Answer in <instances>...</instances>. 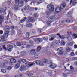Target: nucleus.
Masks as SVG:
<instances>
[{
  "mask_svg": "<svg viewBox=\"0 0 77 77\" xmlns=\"http://www.w3.org/2000/svg\"><path fill=\"white\" fill-rule=\"evenodd\" d=\"M47 7L50 11L53 12L54 8V6L52 5H48L47 6Z\"/></svg>",
  "mask_w": 77,
  "mask_h": 77,
  "instance_id": "f257e3e1",
  "label": "nucleus"
},
{
  "mask_svg": "<svg viewBox=\"0 0 77 77\" xmlns=\"http://www.w3.org/2000/svg\"><path fill=\"white\" fill-rule=\"evenodd\" d=\"M35 63L34 62L30 63L29 61H26L25 63L26 66L28 67H29L30 66H32L33 65H35Z\"/></svg>",
  "mask_w": 77,
  "mask_h": 77,
  "instance_id": "f03ea898",
  "label": "nucleus"
},
{
  "mask_svg": "<svg viewBox=\"0 0 77 77\" xmlns=\"http://www.w3.org/2000/svg\"><path fill=\"white\" fill-rule=\"evenodd\" d=\"M56 44H57V43L56 42V41H54L52 42V43L51 44L50 46L51 48H53L54 47V45Z\"/></svg>",
  "mask_w": 77,
  "mask_h": 77,
  "instance_id": "7ed1b4c3",
  "label": "nucleus"
},
{
  "mask_svg": "<svg viewBox=\"0 0 77 77\" xmlns=\"http://www.w3.org/2000/svg\"><path fill=\"white\" fill-rule=\"evenodd\" d=\"M49 36L51 37V38L49 39L50 41H53V40H54V38H56V35H55L54 34L50 35H49Z\"/></svg>",
  "mask_w": 77,
  "mask_h": 77,
  "instance_id": "20e7f679",
  "label": "nucleus"
},
{
  "mask_svg": "<svg viewBox=\"0 0 77 77\" xmlns=\"http://www.w3.org/2000/svg\"><path fill=\"white\" fill-rule=\"evenodd\" d=\"M20 71H26V67L24 65H21L20 68Z\"/></svg>",
  "mask_w": 77,
  "mask_h": 77,
  "instance_id": "39448f33",
  "label": "nucleus"
},
{
  "mask_svg": "<svg viewBox=\"0 0 77 77\" xmlns=\"http://www.w3.org/2000/svg\"><path fill=\"white\" fill-rule=\"evenodd\" d=\"M9 32H10L9 31H5V33L2 36H3L5 38H7V37L8 36V34H9Z\"/></svg>",
  "mask_w": 77,
  "mask_h": 77,
  "instance_id": "423d86ee",
  "label": "nucleus"
},
{
  "mask_svg": "<svg viewBox=\"0 0 77 77\" xmlns=\"http://www.w3.org/2000/svg\"><path fill=\"white\" fill-rule=\"evenodd\" d=\"M13 48V46L11 45H8L7 47V49L8 51H11Z\"/></svg>",
  "mask_w": 77,
  "mask_h": 77,
  "instance_id": "0eeeda50",
  "label": "nucleus"
},
{
  "mask_svg": "<svg viewBox=\"0 0 77 77\" xmlns=\"http://www.w3.org/2000/svg\"><path fill=\"white\" fill-rule=\"evenodd\" d=\"M30 8V6L28 4H26L23 8L24 11H27L29 10Z\"/></svg>",
  "mask_w": 77,
  "mask_h": 77,
  "instance_id": "6e6552de",
  "label": "nucleus"
},
{
  "mask_svg": "<svg viewBox=\"0 0 77 77\" xmlns=\"http://www.w3.org/2000/svg\"><path fill=\"white\" fill-rule=\"evenodd\" d=\"M57 54L59 55H63V54L66 55V52L65 51H59L58 52Z\"/></svg>",
  "mask_w": 77,
  "mask_h": 77,
  "instance_id": "1a4fd4ad",
  "label": "nucleus"
},
{
  "mask_svg": "<svg viewBox=\"0 0 77 77\" xmlns=\"http://www.w3.org/2000/svg\"><path fill=\"white\" fill-rule=\"evenodd\" d=\"M49 65V67H50V68H51H51H52V69H54V68H56V67H57V66H56V65L55 64H51V65Z\"/></svg>",
  "mask_w": 77,
  "mask_h": 77,
  "instance_id": "9d476101",
  "label": "nucleus"
},
{
  "mask_svg": "<svg viewBox=\"0 0 77 77\" xmlns=\"http://www.w3.org/2000/svg\"><path fill=\"white\" fill-rule=\"evenodd\" d=\"M61 11V9H60V8L59 7H57L55 9V11L56 12H57V13H59Z\"/></svg>",
  "mask_w": 77,
  "mask_h": 77,
  "instance_id": "9b49d317",
  "label": "nucleus"
},
{
  "mask_svg": "<svg viewBox=\"0 0 77 77\" xmlns=\"http://www.w3.org/2000/svg\"><path fill=\"white\" fill-rule=\"evenodd\" d=\"M48 20L51 22H53L54 21V18L53 16H51L48 19Z\"/></svg>",
  "mask_w": 77,
  "mask_h": 77,
  "instance_id": "f8f14e48",
  "label": "nucleus"
},
{
  "mask_svg": "<svg viewBox=\"0 0 77 77\" xmlns=\"http://www.w3.org/2000/svg\"><path fill=\"white\" fill-rule=\"evenodd\" d=\"M35 49H32L30 51V54L31 55H33L35 54Z\"/></svg>",
  "mask_w": 77,
  "mask_h": 77,
  "instance_id": "ddd939ff",
  "label": "nucleus"
},
{
  "mask_svg": "<svg viewBox=\"0 0 77 77\" xmlns=\"http://www.w3.org/2000/svg\"><path fill=\"white\" fill-rule=\"evenodd\" d=\"M77 3V0H74L73 1H72V2L71 4L72 5L74 6Z\"/></svg>",
  "mask_w": 77,
  "mask_h": 77,
  "instance_id": "4468645a",
  "label": "nucleus"
},
{
  "mask_svg": "<svg viewBox=\"0 0 77 77\" xmlns=\"http://www.w3.org/2000/svg\"><path fill=\"white\" fill-rule=\"evenodd\" d=\"M0 39L1 40V41H2V42H4L6 41V38L2 35L0 37Z\"/></svg>",
  "mask_w": 77,
  "mask_h": 77,
  "instance_id": "2eb2a0df",
  "label": "nucleus"
},
{
  "mask_svg": "<svg viewBox=\"0 0 77 77\" xmlns=\"http://www.w3.org/2000/svg\"><path fill=\"white\" fill-rule=\"evenodd\" d=\"M23 5H24V1H20V3H18V5L20 7L23 6Z\"/></svg>",
  "mask_w": 77,
  "mask_h": 77,
  "instance_id": "dca6fc26",
  "label": "nucleus"
},
{
  "mask_svg": "<svg viewBox=\"0 0 77 77\" xmlns=\"http://www.w3.org/2000/svg\"><path fill=\"white\" fill-rule=\"evenodd\" d=\"M4 20V17L2 15H0V21L3 22Z\"/></svg>",
  "mask_w": 77,
  "mask_h": 77,
  "instance_id": "f3484780",
  "label": "nucleus"
},
{
  "mask_svg": "<svg viewBox=\"0 0 77 77\" xmlns=\"http://www.w3.org/2000/svg\"><path fill=\"white\" fill-rule=\"evenodd\" d=\"M10 62L13 63L16 62V60L14 58H11L10 60Z\"/></svg>",
  "mask_w": 77,
  "mask_h": 77,
  "instance_id": "a211bd4d",
  "label": "nucleus"
},
{
  "mask_svg": "<svg viewBox=\"0 0 77 77\" xmlns=\"http://www.w3.org/2000/svg\"><path fill=\"white\" fill-rule=\"evenodd\" d=\"M26 19L27 18L26 17H24L23 19L21 20H20V23H24V22L25 21V20H26Z\"/></svg>",
  "mask_w": 77,
  "mask_h": 77,
  "instance_id": "6ab92c4d",
  "label": "nucleus"
},
{
  "mask_svg": "<svg viewBox=\"0 0 77 77\" xmlns=\"http://www.w3.org/2000/svg\"><path fill=\"white\" fill-rule=\"evenodd\" d=\"M66 6V4L65 3L62 4L60 5V9H64Z\"/></svg>",
  "mask_w": 77,
  "mask_h": 77,
  "instance_id": "aec40b11",
  "label": "nucleus"
},
{
  "mask_svg": "<svg viewBox=\"0 0 77 77\" xmlns=\"http://www.w3.org/2000/svg\"><path fill=\"white\" fill-rule=\"evenodd\" d=\"M18 5H17L15 4L14 5V9L16 10H18Z\"/></svg>",
  "mask_w": 77,
  "mask_h": 77,
  "instance_id": "412c9836",
  "label": "nucleus"
},
{
  "mask_svg": "<svg viewBox=\"0 0 77 77\" xmlns=\"http://www.w3.org/2000/svg\"><path fill=\"white\" fill-rule=\"evenodd\" d=\"M29 21H31V22H34L35 21V18L33 17H31L29 18Z\"/></svg>",
  "mask_w": 77,
  "mask_h": 77,
  "instance_id": "4be33fe9",
  "label": "nucleus"
},
{
  "mask_svg": "<svg viewBox=\"0 0 77 77\" xmlns=\"http://www.w3.org/2000/svg\"><path fill=\"white\" fill-rule=\"evenodd\" d=\"M33 16L35 18H38L39 17V14L38 13H35L33 14Z\"/></svg>",
  "mask_w": 77,
  "mask_h": 77,
  "instance_id": "5701e85b",
  "label": "nucleus"
},
{
  "mask_svg": "<svg viewBox=\"0 0 77 77\" xmlns=\"http://www.w3.org/2000/svg\"><path fill=\"white\" fill-rule=\"evenodd\" d=\"M30 35V33L29 32H28L26 33V37L27 38H29Z\"/></svg>",
  "mask_w": 77,
  "mask_h": 77,
  "instance_id": "b1692460",
  "label": "nucleus"
},
{
  "mask_svg": "<svg viewBox=\"0 0 77 77\" xmlns=\"http://www.w3.org/2000/svg\"><path fill=\"white\" fill-rule=\"evenodd\" d=\"M26 52L24 51H22L20 53V54L22 56H25L26 55Z\"/></svg>",
  "mask_w": 77,
  "mask_h": 77,
  "instance_id": "393cba45",
  "label": "nucleus"
},
{
  "mask_svg": "<svg viewBox=\"0 0 77 77\" xmlns=\"http://www.w3.org/2000/svg\"><path fill=\"white\" fill-rule=\"evenodd\" d=\"M35 62L36 63V64H37V65H39V64L41 63V61L40 60H37L36 61H35Z\"/></svg>",
  "mask_w": 77,
  "mask_h": 77,
  "instance_id": "a878e982",
  "label": "nucleus"
},
{
  "mask_svg": "<svg viewBox=\"0 0 77 77\" xmlns=\"http://www.w3.org/2000/svg\"><path fill=\"white\" fill-rule=\"evenodd\" d=\"M16 44L17 46H18L19 47H20V46H21V43L18 42H16Z\"/></svg>",
  "mask_w": 77,
  "mask_h": 77,
  "instance_id": "bb28decb",
  "label": "nucleus"
},
{
  "mask_svg": "<svg viewBox=\"0 0 77 77\" xmlns=\"http://www.w3.org/2000/svg\"><path fill=\"white\" fill-rule=\"evenodd\" d=\"M72 37L74 39H76L77 38V36L76 34L74 33L72 35Z\"/></svg>",
  "mask_w": 77,
  "mask_h": 77,
  "instance_id": "cd10ccee",
  "label": "nucleus"
},
{
  "mask_svg": "<svg viewBox=\"0 0 77 77\" xmlns=\"http://www.w3.org/2000/svg\"><path fill=\"white\" fill-rule=\"evenodd\" d=\"M42 40V38H37V41H36V42H39L40 41H41Z\"/></svg>",
  "mask_w": 77,
  "mask_h": 77,
  "instance_id": "c85d7f7f",
  "label": "nucleus"
},
{
  "mask_svg": "<svg viewBox=\"0 0 77 77\" xmlns=\"http://www.w3.org/2000/svg\"><path fill=\"white\" fill-rule=\"evenodd\" d=\"M66 50L67 52H70L71 51V48L69 47L66 48Z\"/></svg>",
  "mask_w": 77,
  "mask_h": 77,
  "instance_id": "c756f323",
  "label": "nucleus"
},
{
  "mask_svg": "<svg viewBox=\"0 0 77 77\" xmlns=\"http://www.w3.org/2000/svg\"><path fill=\"white\" fill-rule=\"evenodd\" d=\"M63 47H60L57 49V51H63Z\"/></svg>",
  "mask_w": 77,
  "mask_h": 77,
  "instance_id": "7c9ffc66",
  "label": "nucleus"
},
{
  "mask_svg": "<svg viewBox=\"0 0 77 77\" xmlns=\"http://www.w3.org/2000/svg\"><path fill=\"white\" fill-rule=\"evenodd\" d=\"M41 48L40 46H38L37 48V51L38 52L39 51L41 50Z\"/></svg>",
  "mask_w": 77,
  "mask_h": 77,
  "instance_id": "2f4dec72",
  "label": "nucleus"
},
{
  "mask_svg": "<svg viewBox=\"0 0 77 77\" xmlns=\"http://www.w3.org/2000/svg\"><path fill=\"white\" fill-rule=\"evenodd\" d=\"M32 24L29 23L26 25V26L27 27H32Z\"/></svg>",
  "mask_w": 77,
  "mask_h": 77,
  "instance_id": "473e14b6",
  "label": "nucleus"
},
{
  "mask_svg": "<svg viewBox=\"0 0 77 77\" xmlns=\"http://www.w3.org/2000/svg\"><path fill=\"white\" fill-rule=\"evenodd\" d=\"M34 56L35 58H38V54L35 53L34 54Z\"/></svg>",
  "mask_w": 77,
  "mask_h": 77,
  "instance_id": "72a5a7b5",
  "label": "nucleus"
},
{
  "mask_svg": "<svg viewBox=\"0 0 77 77\" xmlns=\"http://www.w3.org/2000/svg\"><path fill=\"white\" fill-rule=\"evenodd\" d=\"M29 44L31 46H33V41L31 40H29Z\"/></svg>",
  "mask_w": 77,
  "mask_h": 77,
  "instance_id": "f704fd0d",
  "label": "nucleus"
},
{
  "mask_svg": "<svg viewBox=\"0 0 77 77\" xmlns=\"http://www.w3.org/2000/svg\"><path fill=\"white\" fill-rule=\"evenodd\" d=\"M51 22H50V21L48 20L47 22L46 23L49 26H50L51 24Z\"/></svg>",
  "mask_w": 77,
  "mask_h": 77,
  "instance_id": "c9c22d12",
  "label": "nucleus"
},
{
  "mask_svg": "<svg viewBox=\"0 0 77 77\" xmlns=\"http://www.w3.org/2000/svg\"><path fill=\"white\" fill-rule=\"evenodd\" d=\"M43 62H44V63H47V62H48V60L47 59H46L45 58H44L43 59Z\"/></svg>",
  "mask_w": 77,
  "mask_h": 77,
  "instance_id": "e433bc0d",
  "label": "nucleus"
},
{
  "mask_svg": "<svg viewBox=\"0 0 77 77\" xmlns=\"http://www.w3.org/2000/svg\"><path fill=\"white\" fill-rule=\"evenodd\" d=\"M5 29L6 30H10V28L9 26H6L5 27Z\"/></svg>",
  "mask_w": 77,
  "mask_h": 77,
  "instance_id": "4c0bfd02",
  "label": "nucleus"
},
{
  "mask_svg": "<svg viewBox=\"0 0 77 77\" xmlns=\"http://www.w3.org/2000/svg\"><path fill=\"white\" fill-rule=\"evenodd\" d=\"M15 66L16 68H18L19 67H20V64L19 63H17L15 65Z\"/></svg>",
  "mask_w": 77,
  "mask_h": 77,
  "instance_id": "58836bf2",
  "label": "nucleus"
},
{
  "mask_svg": "<svg viewBox=\"0 0 77 77\" xmlns=\"http://www.w3.org/2000/svg\"><path fill=\"white\" fill-rule=\"evenodd\" d=\"M20 60L22 61V62H23V63H25V62H26V59H23Z\"/></svg>",
  "mask_w": 77,
  "mask_h": 77,
  "instance_id": "ea45409f",
  "label": "nucleus"
},
{
  "mask_svg": "<svg viewBox=\"0 0 77 77\" xmlns=\"http://www.w3.org/2000/svg\"><path fill=\"white\" fill-rule=\"evenodd\" d=\"M38 33H41L42 32V30L41 29H38Z\"/></svg>",
  "mask_w": 77,
  "mask_h": 77,
  "instance_id": "a19ab883",
  "label": "nucleus"
},
{
  "mask_svg": "<svg viewBox=\"0 0 77 77\" xmlns=\"http://www.w3.org/2000/svg\"><path fill=\"white\" fill-rule=\"evenodd\" d=\"M69 46H72L73 45V42H71L68 44Z\"/></svg>",
  "mask_w": 77,
  "mask_h": 77,
  "instance_id": "79ce46f5",
  "label": "nucleus"
},
{
  "mask_svg": "<svg viewBox=\"0 0 77 77\" xmlns=\"http://www.w3.org/2000/svg\"><path fill=\"white\" fill-rule=\"evenodd\" d=\"M7 69L8 71H11L12 69V68L11 67L9 66L8 67Z\"/></svg>",
  "mask_w": 77,
  "mask_h": 77,
  "instance_id": "37998d69",
  "label": "nucleus"
},
{
  "mask_svg": "<svg viewBox=\"0 0 77 77\" xmlns=\"http://www.w3.org/2000/svg\"><path fill=\"white\" fill-rule=\"evenodd\" d=\"M67 33L69 35H71L72 33V32L71 31H68Z\"/></svg>",
  "mask_w": 77,
  "mask_h": 77,
  "instance_id": "c03bdc74",
  "label": "nucleus"
},
{
  "mask_svg": "<svg viewBox=\"0 0 77 77\" xmlns=\"http://www.w3.org/2000/svg\"><path fill=\"white\" fill-rule=\"evenodd\" d=\"M32 33H33V34H36V31L35 29H32Z\"/></svg>",
  "mask_w": 77,
  "mask_h": 77,
  "instance_id": "a18cd8bd",
  "label": "nucleus"
},
{
  "mask_svg": "<svg viewBox=\"0 0 77 77\" xmlns=\"http://www.w3.org/2000/svg\"><path fill=\"white\" fill-rule=\"evenodd\" d=\"M1 71L3 73H6V70L4 69H2L1 70Z\"/></svg>",
  "mask_w": 77,
  "mask_h": 77,
  "instance_id": "49530a36",
  "label": "nucleus"
},
{
  "mask_svg": "<svg viewBox=\"0 0 77 77\" xmlns=\"http://www.w3.org/2000/svg\"><path fill=\"white\" fill-rule=\"evenodd\" d=\"M61 45H65V42L63 41H61Z\"/></svg>",
  "mask_w": 77,
  "mask_h": 77,
  "instance_id": "de8ad7c7",
  "label": "nucleus"
},
{
  "mask_svg": "<svg viewBox=\"0 0 77 77\" xmlns=\"http://www.w3.org/2000/svg\"><path fill=\"white\" fill-rule=\"evenodd\" d=\"M27 75L28 76H31L33 75V73H27Z\"/></svg>",
  "mask_w": 77,
  "mask_h": 77,
  "instance_id": "09e8293b",
  "label": "nucleus"
},
{
  "mask_svg": "<svg viewBox=\"0 0 77 77\" xmlns=\"http://www.w3.org/2000/svg\"><path fill=\"white\" fill-rule=\"evenodd\" d=\"M46 14L47 15H49L50 14V12L49 11H47Z\"/></svg>",
  "mask_w": 77,
  "mask_h": 77,
  "instance_id": "8fccbe9b",
  "label": "nucleus"
},
{
  "mask_svg": "<svg viewBox=\"0 0 77 77\" xmlns=\"http://www.w3.org/2000/svg\"><path fill=\"white\" fill-rule=\"evenodd\" d=\"M72 60H77V58L76 57H73Z\"/></svg>",
  "mask_w": 77,
  "mask_h": 77,
  "instance_id": "3c124183",
  "label": "nucleus"
},
{
  "mask_svg": "<svg viewBox=\"0 0 77 77\" xmlns=\"http://www.w3.org/2000/svg\"><path fill=\"white\" fill-rule=\"evenodd\" d=\"M69 40V41H71L72 40V38H71V37L70 36H69L67 38Z\"/></svg>",
  "mask_w": 77,
  "mask_h": 77,
  "instance_id": "603ef678",
  "label": "nucleus"
},
{
  "mask_svg": "<svg viewBox=\"0 0 77 77\" xmlns=\"http://www.w3.org/2000/svg\"><path fill=\"white\" fill-rule=\"evenodd\" d=\"M26 47L27 48H29L30 47V46L29 45H26Z\"/></svg>",
  "mask_w": 77,
  "mask_h": 77,
  "instance_id": "864d4df0",
  "label": "nucleus"
},
{
  "mask_svg": "<svg viewBox=\"0 0 77 77\" xmlns=\"http://www.w3.org/2000/svg\"><path fill=\"white\" fill-rule=\"evenodd\" d=\"M70 69L71 70V71H73V70H74V67L72 66H70Z\"/></svg>",
  "mask_w": 77,
  "mask_h": 77,
  "instance_id": "5fc2aeb1",
  "label": "nucleus"
},
{
  "mask_svg": "<svg viewBox=\"0 0 77 77\" xmlns=\"http://www.w3.org/2000/svg\"><path fill=\"white\" fill-rule=\"evenodd\" d=\"M70 54L71 56H74V53L73 52H72Z\"/></svg>",
  "mask_w": 77,
  "mask_h": 77,
  "instance_id": "6e6d98bb",
  "label": "nucleus"
},
{
  "mask_svg": "<svg viewBox=\"0 0 77 77\" xmlns=\"http://www.w3.org/2000/svg\"><path fill=\"white\" fill-rule=\"evenodd\" d=\"M43 40H45V41H47L48 39L46 37H43Z\"/></svg>",
  "mask_w": 77,
  "mask_h": 77,
  "instance_id": "4d7b16f0",
  "label": "nucleus"
},
{
  "mask_svg": "<svg viewBox=\"0 0 77 77\" xmlns=\"http://www.w3.org/2000/svg\"><path fill=\"white\" fill-rule=\"evenodd\" d=\"M9 14H8L7 16L6 17L7 19L6 20H7V21H8V20H9Z\"/></svg>",
  "mask_w": 77,
  "mask_h": 77,
  "instance_id": "13d9d810",
  "label": "nucleus"
},
{
  "mask_svg": "<svg viewBox=\"0 0 77 77\" xmlns=\"http://www.w3.org/2000/svg\"><path fill=\"white\" fill-rule=\"evenodd\" d=\"M11 0L10 1H8L7 2V3L8 5H10V4H11Z\"/></svg>",
  "mask_w": 77,
  "mask_h": 77,
  "instance_id": "bf43d9fd",
  "label": "nucleus"
},
{
  "mask_svg": "<svg viewBox=\"0 0 77 77\" xmlns=\"http://www.w3.org/2000/svg\"><path fill=\"white\" fill-rule=\"evenodd\" d=\"M15 3H18L19 2V0H15Z\"/></svg>",
  "mask_w": 77,
  "mask_h": 77,
  "instance_id": "052dcab7",
  "label": "nucleus"
},
{
  "mask_svg": "<svg viewBox=\"0 0 77 77\" xmlns=\"http://www.w3.org/2000/svg\"><path fill=\"white\" fill-rule=\"evenodd\" d=\"M35 3V1L34 0H32V2H31V5H32V3Z\"/></svg>",
  "mask_w": 77,
  "mask_h": 77,
  "instance_id": "680f3d73",
  "label": "nucleus"
},
{
  "mask_svg": "<svg viewBox=\"0 0 77 77\" xmlns=\"http://www.w3.org/2000/svg\"><path fill=\"white\" fill-rule=\"evenodd\" d=\"M38 3H41L42 2V0H38Z\"/></svg>",
  "mask_w": 77,
  "mask_h": 77,
  "instance_id": "e2e57ef3",
  "label": "nucleus"
},
{
  "mask_svg": "<svg viewBox=\"0 0 77 77\" xmlns=\"http://www.w3.org/2000/svg\"><path fill=\"white\" fill-rule=\"evenodd\" d=\"M73 30H75L77 29V27L76 26L74 27H73Z\"/></svg>",
  "mask_w": 77,
  "mask_h": 77,
  "instance_id": "0e129e2a",
  "label": "nucleus"
},
{
  "mask_svg": "<svg viewBox=\"0 0 77 77\" xmlns=\"http://www.w3.org/2000/svg\"><path fill=\"white\" fill-rule=\"evenodd\" d=\"M74 48H77V45H75L74 46Z\"/></svg>",
  "mask_w": 77,
  "mask_h": 77,
  "instance_id": "69168bd1",
  "label": "nucleus"
},
{
  "mask_svg": "<svg viewBox=\"0 0 77 77\" xmlns=\"http://www.w3.org/2000/svg\"><path fill=\"white\" fill-rule=\"evenodd\" d=\"M71 14H72V12L70 11L68 13V15H71Z\"/></svg>",
  "mask_w": 77,
  "mask_h": 77,
  "instance_id": "338daca9",
  "label": "nucleus"
},
{
  "mask_svg": "<svg viewBox=\"0 0 77 77\" xmlns=\"http://www.w3.org/2000/svg\"><path fill=\"white\" fill-rule=\"evenodd\" d=\"M66 22L67 23H69L70 22V20L69 19H67L66 20Z\"/></svg>",
  "mask_w": 77,
  "mask_h": 77,
  "instance_id": "774afa93",
  "label": "nucleus"
}]
</instances>
